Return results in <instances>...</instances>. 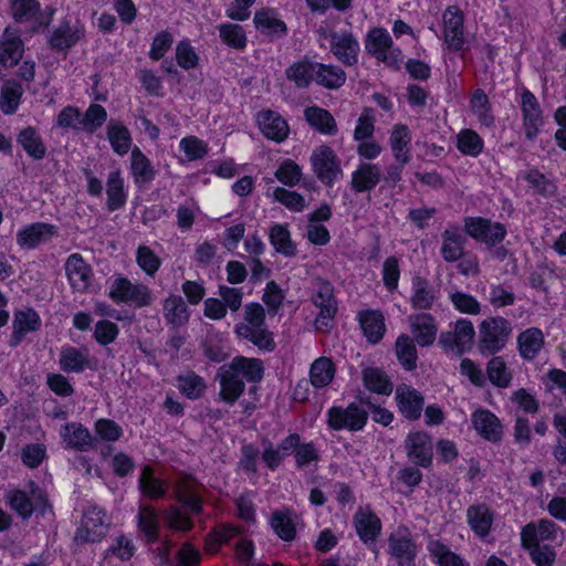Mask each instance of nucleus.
I'll return each mask as SVG.
<instances>
[{"mask_svg":"<svg viewBox=\"0 0 566 566\" xmlns=\"http://www.w3.org/2000/svg\"><path fill=\"white\" fill-rule=\"evenodd\" d=\"M297 514L291 509L274 511L270 518L274 533L283 541L291 542L296 535Z\"/></svg>","mask_w":566,"mask_h":566,"instance_id":"473e14b6","label":"nucleus"},{"mask_svg":"<svg viewBox=\"0 0 566 566\" xmlns=\"http://www.w3.org/2000/svg\"><path fill=\"white\" fill-rule=\"evenodd\" d=\"M303 177L302 167L293 159H284L274 172V178L286 187H295Z\"/></svg>","mask_w":566,"mask_h":566,"instance_id":"13d9d810","label":"nucleus"},{"mask_svg":"<svg viewBox=\"0 0 566 566\" xmlns=\"http://www.w3.org/2000/svg\"><path fill=\"white\" fill-rule=\"evenodd\" d=\"M264 375L263 361L254 357L235 356L219 368L220 397L233 405L244 392L245 382H259Z\"/></svg>","mask_w":566,"mask_h":566,"instance_id":"f257e3e1","label":"nucleus"},{"mask_svg":"<svg viewBox=\"0 0 566 566\" xmlns=\"http://www.w3.org/2000/svg\"><path fill=\"white\" fill-rule=\"evenodd\" d=\"M442 35L447 49L462 51L468 42L464 29V12L458 6H449L442 13Z\"/></svg>","mask_w":566,"mask_h":566,"instance_id":"6e6552de","label":"nucleus"},{"mask_svg":"<svg viewBox=\"0 0 566 566\" xmlns=\"http://www.w3.org/2000/svg\"><path fill=\"white\" fill-rule=\"evenodd\" d=\"M270 242L277 253L285 256L296 254V245L291 239V233L283 224H275L270 230Z\"/></svg>","mask_w":566,"mask_h":566,"instance_id":"4d7b16f0","label":"nucleus"},{"mask_svg":"<svg viewBox=\"0 0 566 566\" xmlns=\"http://www.w3.org/2000/svg\"><path fill=\"white\" fill-rule=\"evenodd\" d=\"M60 436L67 448L86 451L95 447L96 438L90 430L78 422H69L60 430Z\"/></svg>","mask_w":566,"mask_h":566,"instance_id":"b1692460","label":"nucleus"},{"mask_svg":"<svg viewBox=\"0 0 566 566\" xmlns=\"http://www.w3.org/2000/svg\"><path fill=\"white\" fill-rule=\"evenodd\" d=\"M493 513L485 504L471 505L467 510V521L473 533L484 538L489 535L493 524Z\"/></svg>","mask_w":566,"mask_h":566,"instance_id":"c9c22d12","label":"nucleus"},{"mask_svg":"<svg viewBox=\"0 0 566 566\" xmlns=\"http://www.w3.org/2000/svg\"><path fill=\"white\" fill-rule=\"evenodd\" d=\"M263 181L266 185L265 196L268 198H272L274 201L280 202L286 209L294 212H301L305 209V198L298 192L274 186V179L270 177H264Z\"/></svg>","mask_w":566,"mask_h":566,"instance_id":"c85d7f7f","label":"nucleus"},{"mask_svg":"<svg viewBox=\"0 0 566 566\" xmlns=\"http://www.w3.org/2000/svg\"><path fill=\"white\" fill-rule=\"evenodd\" d=\"M560 527L554 522L543 518L537 523L525 525L521 532L523 545H541V542H554L557 539Z\"/></svg>","mask_w":566,"mask_h":566,"instance_id":"412c9836","label":"nucleus"},{"mask_svg":"<svg viewBox=\"0 0 566 566\" xmlns=\"http://www.w3.org/2000/svg\"><path fill=\"white\" fill-rule=\"evenodd\" d=\"M354 524L359 538L365 544L374 543L381 531L380 520L368 507L359 509L355 513Z\"/></svg>","mask_w":566,"mask_h":566,"instance_id":"c756f323","label":"nucleus"},{"mask_svg":"<svg viewBox=\"0 0 566 566\" xmlns=\"http://www.w3.org/2000/svg\"><path fill=\"white\" fill-rule=\"evenodd\" d=\"M304 118L311 127L323 135L334 136L338 132L334 116L325 108L318 106L306 107Z\"/></svg>","mask_w":566,"mask_h":566,"instance_id":"e433bc0d","label":"nucleus"},{"mask_svg":"<svg viewBox=\"0 0 566 566\" xmlns=\"http://www.w3.org/2000/svg\"><path fill=\"white\" fill-rule=\"evenodd\" d=\"M318 33L322 38L329 41L331 52L339 62L347 66H353L358 62L360 45L350 31H327L319 29Z\"/></svg>","mask_w":566,"mask_h":566,"instance_id":"423d86ee","label":"nucleus"},{"mask_svg":"<svg viewBox=\"0 0 566 566\" xmlns=\"http://www.w3.org/2000/svg\"><path fill=\"white\" fill-rule=\"evenodd\" d=\"M23 94V87L15 81H8L1 90L0 108L7 114H13L18 109Z\"/></svg>","mask_w":566,"mask_h":566,"instance_id":"052dcab7","label":"nucleus"},{"mask_svg":"<svg viewBox=\"0 0 566 566\" xmlns=\"http://www.w3.org/2000/svg\"><path fill=\"white\" fill-rule=\"evenodd\" d=\"M359 323L364 335L370 343H378L385 333V319L378 311H365L359 314Z\"/></svg>","mask_w":566,"mask_h":566,"instance_id":"de8ad7c7","label":"nucleus"},{"mask_svg":"<svg viewBox=\"0 0 566 566\" xmlns=\"http://www.w3.org/2000/svg\"><path fill=\"white\" fill-rule=\"evenodd\" d=\"M381 178L380 167L376 164L361 163L352 174L350 186L356 192L373 190Z\"/></svg>","mask_w":566,"mask_h":566,"instance_id":"7c9ffc66","label":"nucleus"},{"mask_svg":"<svg viewBox=\"0 0 566 566\" xmlns=\"http://www.w3.org/2000/svg\"><path fill=\"white\" fill-rule=\"evenodd\" d=\"M12 327L10 346L17 347L28 333L35 332L41 327V318L32 308L18 311L14 313Z\"/></svg>","mask_w":566,"mask_h":566,"instance_id":"a878e982","label":"nucleus"},{"mask_svg":"<svg viewBox=\"0 0 566 566\" xmlns=\"http://www.w3.org/2000/svg\"><path fill=\"white\" fill-rule=\"evenodd\" d=\"M234 333L260 350L272 352L275 348L273 334L265 324L264 308L259 303H249L244 306L243 319L234 326Z\"/></svg>","mask_w":566,"mask_h":566,"instance_id":"f03ea898","label":"nucleus"},{"mask_svg":"<svg viewBox=\"0 0 566 566\" xmlns=\"http://www.w3.org/2000/svg\"><path fill=\"white\" fill-rule=\"evenodd\" d=\"M427 549L438 566H470L462 556L451 551L439 539L430 538Z\"/></svg>","mask_w":566,"mask_h":566,"instance_id":"79ce46f5","label":"nucleus"},{"mask_svg":"<svg viewBox=\"0 0 566 566\" xmlns=\"http://www.w3.org/2000/svg\"><path fill=\"white\" fill-rule=\"evenodd\" d=\"M411 140L410 132L406 125H395L389 144L397 163L407 164L410 160L408 145Z\"/></svg>","mask_w":566,"mask_h":566,"instance_id":"a18cd8bd","label":"nucleus"},{"mask_svg":"<svg viewBox=\"0 0 566 566\" xmlns=\"http://www.w3.org/2000/svg\"><path fill=\"white\" fill-rule=\"evenodd\" d=\"M57 235V228L45 222L28 224L17 232V244L21 249H35L41 244L50 242Z\"/></svg>","mask_w":566,"mask_h":566,"instance_id":"f3484780","label":"nucleus"},{"mask_svg":"<svg viewBox=\"0 0 566 566\" xmlns=\"http://www.w3.org/2000/svg\"><path fill=\"white\" fill-rule=\"evenodd\" d=\"M394 45L392 39L388 31L382 28H375L367 34L365 41L366 51L375 57H378L385 51H388Z\"/></svg>","mask_w":566,"mask_h":566,"instance_id":"6e6d98bb","label":"nucleus"},{"mask_svg":"<svg viewBox=\"0 0 566 566\" xmlns=\"http://www.w3.org/2000/svg\"><path fill=\"white\" fill-rule=\"evenodd\" d=\"M130 174L136 185H146L155 179L156 170L151 161L138 148L130 153Z\"/></svg>","mask_w":566,"mask_h":566,"instance_id":"a19ab883","label":"nucleus"},{"mask_svg":"<svg viewBox=\"0 0 566 566\" xmlns=\"http://www.w3.org/2000/svg\"><path fill=\"white\" fill-rule=\"evenodd\" d=\"M107 526L108 523L106 522L104 510L92 506L85 511L75 538L82 542H97L105 536Z\"/></svg>","mask_w":566,"mask_h":566,"instance_id":"dca6fc26","label":"nucleus"},{"mask_svg":"<svg viewBox=\"0 0 566 566\" xmlns=\"http://www.w3.org/2000/svg\"><path fill=\"white\" fill-rule=\"evenodd\" d=\"M107 138L113 150L123 156L128 153L132 145V136L126 126L111 122L107 126Z\"/></svg>","mask_w":566,"mask_h":566,"instance_id":"5fc2aeb1","label":"nucleus"},{"mask_svg":"<svg viewBox=\"0 0 566 566\" xmlns=\"http://www.w3.org/2000/svg\"><path fill=\"white\" fill-rule=\"evenodd\" d=\"M361 374L364 385L369 391L385 396H389L392 392L394 386L382 369L366 367Z\"/></svg>","mask_w":566,"mask_h":566,"instance_id":"49530a36","label":"nucleus"},{"mask_svg":"<svg viewBox=\"0 0 566 566\" xmlns=\"http://www.w3.org/2000/svg\"><path fill=\"white\" fill-rule=\"evenodd\" d=\"M59 365L64 373H83L87 368H92L87 349H80L73 346H64L61 348Z\"/></svg>","mask_w":566,"mask_h":566,"instance_id":"72a5a7b5","label":"nucleus"},{"mask_svg":"<svg viewBox=\"0 0 566 566\" xmlns=\"http://www.w3.org/2000/svg\"><path fill=\"white\" fill-rule=\"evenodd\" d=\"M258 124L262 134L268 139L281 143L289 136V125L276 112L270 109L260 112L258 114Z\"/></svg>","mask_w":566,"mask_h":566,"instance_id":"393cba45","label":"nucleus"},{"mask_svg":"<svg viewBox=\"0 0 566 566\" xmlns=\"http://www.w3.org/2000/svg\"><path fill=\"white\" fill-rule=\"evenodd\" d=\"M326 417L327 424L333 430L360 431L367 423L368 412L356 402H350L347 407H331Z\"/></svg>","mask_w":566,"mask_h":566,"instance_id":"39448f33","label":"nucleus"},{"mask_svg":"<svg viewBox=\"0 0 566 566\" xmlns=\"http://www.w3.org/2000/svg\"><path fill=\"white\" fill-rule=\"evenodd\" d=\"M467 238L459 226H449L441 233L440 253L448 263H453L463 256Z\"/></svg>","mask_w":566,"mask_h":566,"instance_id":"6ab92c4d","label":"nucleus"},{"mask_svg":"<svg viewBox=\"0 0 566 566\" xmlns=\"http://www.w3.org/2000/svg\"><path fill=\"white\" fill-rule=\"evenodd\" d=\"M388 553L397 560L398 566L413 565L417 545L407 528L399 527L389 535Z\"/></svg>","mask_w":566,"mask_h":566,"instance_id":"f8f14e48","label":"nucleus"},{"mask_svg":"<svg viewBox=\"0 0 566 566\" xmlns=\"http://www.w3.org/2000/svg\"><path fill=\"white\" fill-rule=\"evenodd\" d=\"M255 28L263 34L283 36L287 32L284 21L279 18L274 9L263 8L254 13Z\"/></svg>","mask_w":566,"mask_h":566,"instance_id":"4c0bfd02","label":"nucleus"},{"mask_svg":"<svg viewBox=\"0 0 566 566\" xmlns=\"http://www.w3.org/2000/svg\"><path fill=\"white\" fill-rule=\"evenodd\" d=\"M202 485L189 475H180L175 484V497L192 515L202 512Z\"/></svg>","mask_w":566,"mask_h":566,"instance_id":"ddd939ff","label":"nucleus"},{"mask_svg":"<svg viewBox=\"0 0 566 566\" xmlns=\"http://www.w3.org/2000/svg\"><path fill=\"white\" fill-rule=\"evenodd\" d=\"M475 336V331L471 321L460 318L454 323L453 331L442 333L439 343L450 350H455L459 354L469 350L472 347Z\"/></svg>","mask_w":566,"mask_h":566,"instance_id":"2eb2a0df","label":"nucleus"},{"mask_svg":"<svg viewBox=\"0 0 566 566\" xmlns=\"http://www.w3.org/2000/svg\"><path fill=\"white\" fill-rule=\"evenodd\" d=\"M437 290L424 277L412 279L410 303L417 310H430L437 300Z\"/></svg>","mask_w":566,"mask_h":566,"instance_id":"58836bf2","label":"nucleus"},{"mask_svg":"<svg viewBox=\"0 0 566 566\" xmlns=\"http://www.w3.org/2000/svg\"><path fill=\"white\" fill-rule=\"evenodd\" d=\"M177 387L179 391L187 398L198 399L203 394L206 389V384L200 376H198L193 371H188L184 375L178 376Z\"/></svg>","mask_w":566,"mask_h":566,"instance_id":"680f3d73","label":"nucleus"},{"mask_svg":"<svg viewBox=\"0 0 566 566\" xmlns=\"http://www.w3.org/2000/svg\"><path fill=\"white\" fill-rule=\"evenodd\" d=\"M136 517L138 530L144 534L146 541L150 544L157 542L160 527L158 511L153 505L144 503L139 505Z\"/></svg>","mask_w":566,"mask_h":566,"instance_id":"f704fd0d","label":"nucleus"},{"mask_svg":"<svg viewBox=\"0 0 566 566\" xmlns=\"http://www.w3.org/2000/svg\"><path fill=\"white\" fill-rule=\"evenodd\" d=\"M314 82L328 90H336L346 82V73L337 65L315 62Z\"/></svg>","mask_w":566,"mask_h":566,"instance_id":"37998d69","label":"nucleus"},{"mask_svg":"<svg viewBox=\"0 0 566 566\" xmlns=\"http://www.w3.org/2000/svg\"><path fill=\"white\" fill-rule=\"evenodd\" d=\"M410 332L412 339L419 346H430L437 337L438 327L432 315L427 313L415 314L409 316Z\"/></svg>","mask_w":566,"mask_h":566,"instance_id":"5701e85b","label":"nucleus"},{"mask_svg":"<svg viewBox=\"0 0 566 566\" xmlns=\"http://www.w3.org/2000/svg\"><path fill=\"white\" fill-rule=\"evenodd\" d=\"M512 333L511 323L504 317H490L480 325V349L494 354L501 350Z\"/></svg>","mask_w":566,"mask_h":566,"instance_id":"0eeeda50","label":"nucleus"},{"mask_svg":"<svg viewBox=\"0 0 566 566\" xmlns=\"http://www.w3.org/2000/svg\"><path fill=\"white\" fill-rule=\"evenodd\" d=\"M517 345L522 358L532 360L544 346V334L537 327H530L517 336Z\"/></svg>","mask_w":566,"mask_h":566,"instance_id":"c03bdc74","label":"nucleus"},{"mask_svg":"<svg viewBox=\"0 0 566 566\" xmlns=\"http://www.w3.org/2000/svg\"><path fill=\"white\" fill-rule=\"evenodd\" d=\"M108 297L116 304H126L137 308L151 305V290L143 283L132 282L128 277L117 275L108 282Z\"/></svg>","mask_w":566,"mask_h":566,"instance_id":"7ed1b4c3","label":"nucleus"},{"mask_svg":"<svg viewBox=\"0 0 566 566\" xmlns=\"http://www.w3.org/2000/svg\"><path fill=\"white\" fill-rule=\"evenodd\" d=\"M4 503L24 520L29 518L34 511L33 503L27 492L19 489L6 491Z\"/></svg>","mask_w":566,"mask_h":566,"instance_id":"864d4df0","label":"nucleus"},{"mask_svg":"<svg viewBox=\"0 0 566 566\" xmlns=\"http://www.w3.org/2000/svg\"><path fill=\"white\" fill-rule=\"evenodd\" d=\"M40 11V4L35 0H11L10 13L17 22L35 20Z\"/></svg>","mask_w":566,"mask_h":566,"instance_id":"774afa93","label":"nucleus"},{"mask_svg":"<svg viewBox=\"0 0 566 566\" xmlns=\"http://www.w3.org/2000/svg\"><path fill=\"white\" fill-rule=\"evenodd\" d=\"M310 164L316 178L327 187L334 186L344 176L340 159L328 145L314 148L310 156Z\"/></svg>","mask_w":566,"mask_h":566,"instance_id":"20e7f679","label":"nucleus"},{"mask_svg":"<svg viewBox=\"0 0 566 566\" xmlns=\"http://www.w3.org/2000/svg\"><path fill=\"white\" fill-rule=\"evenodd\" d=\"M65 272L74 291L82 293L90 287L93 272L90 264L80 253H73L66 259Z\"/></svg>","mask_w":566,"mask_h":566,"instance_id":"a211bd4d","label":"nucleus"},{"mask_svg":"<svg viewBox=\"0 0 566 566\" xmlns=\"http://www.w3.org/2000/svg\"><path fill=\"white\" fill-rule=\"evenodd\" d=\"M457 147L465 156L476 157L484 147L481 136L472 129H462L457 135Z\"/></svg>","mask_w":566,"mask_h":566,"instance_id":"bf43d9fd","label":"nucleus"},{"mask_svg":"<svg viewBox=\"0 0 566 566\" xmlns=\"http://www.w3.org/2000/svg\"><path fill=\"white\" fill-rule=\"evenodd\" d=\"M448 297L453 307L460 313L468 315H479L481 312L480 302L471 294L462 291H450Z\"/></svg>","mask_w":566,"mask_h":566,"instance_id":"69168bd1","label":"nucleus"},{"mask_svg":"<svg viewBox=\"0 0 566 566\" xmlns=\"http://www.w3.org/2000/svg\"><path fill=\"white\" fill-rule=\"evenodd\" d=\"M520 105L525 137L528 140H534L544 124L542 107L536 96L526 88L521 93Z\"/></svg>","mask_w":566,"mask_h":566,"instance_id":"9b49d317","label":"nucleus"},{"mask_svg":"<svg viewBox=\"0 0 566 566\" xmlns=\"http://www.w3.org/2000/svg\"><path fill=\"white\" fill-rule=\"evenodd\" d=\"M489 380L496 387L507 388L512 380V375L502 357H493L489 360L486 367Z\"/></svg>","mask_w":566,"mask_h":566,"instance_id":"0e129e2a","label":"nucleus"},{"mask_svg":"<svg viewBox=\"0 0 566 566\" xmlns=\"http://www.w3.org/2000/svg\"><path fill=\"white\" fill-rule=\"evenodd\" d=\"M408 459L416 465L429 468L432 463L433 444L431 437L423 431L410 432L405 439Z\"/></svg>","mask_w":566,"mask_h":566,"instance_id":"4468645a","label":"nucleus"},{"mask_svg":"<svg viewBox=\"0 0 566 566\" xmlns=\"http://www.w3.org/2000/svg\"><path fill=\"white\" fill-rule=\"evenodd\" d=\"M239 535V528L232 525L217 526L206 538V549L210 554L219 551L222 544H228L232 538Z\"/></svg>","mask_w":566,"mask_h":566,"instance_id":"e2e57ef3","label":"nucleus"},{"mask_svg":"<svg viewBox=\"0 0 566 566\" xmlns=\"http://www.w3.org/2000/svg\"><path fill=\"white\" fill-rule=\"evenodd\" d=\"M464 230L474 240L490 247L503 241L506 235V229L502 223L480 217L465 218Z\"/></svg>","mask_w":566,"mask_h":566,"instance_id":"1a4fd4ad","label":"nucleus"},{"mask_svg":"<svg viewBox=\"0 0 566 566\" xmlns=\"http://www.w3.org/2000/svg\"><path fill=\"white\" fill-rule=\"evenodd\" d=\"M472 424L478 433L488 441L499 442L503 437L500 419L490 410L479 409L472 413Z\"/></svg>","mask_w":566,"mask_h":566,"instance_id":"4be33fe9","label":"nucleus"},{"mask_svg":"<svg viewBox=\"0 0 566 566\" xmlns=\"http://www.w3.org/2000/svg\"><path fill=\"white\" fill-rule=\"evenodd\" d=\"M285 75L297 87H307L315 77V62L310 60L295 62L285 70Z\"/></svg>","mask_w":566,"mask_h":566,"instance_id":"3c124183","label":"nucleus"},{"mask_svg":"<svg viewBox=\"0 0 566 566\" xmlns=\"http://www.w3.org/2000/svg\"><path fill=\"white\" fill-rule=\"evenodd\" d=\"M17 143L34 160H41L46 155V146L36 128L28 126L20 130Z\"/></svg>","mask_w":566,"mask_h":566,"instance_id":"ea45409f","label":"nucleus"},{"mask_svg":"<svg viewBox=\"0 0 566 566\" xmlns=\"http://www.w3.org/2000/svg\"><path fill=\"white\" fill-rule=\"evenodd\" d=\"M23 52L24 46L19 33L7 28L0 40V64L4 67L15 66Z\"/></svg>","mask_w":566,"mask_h":566,"instance_id":"cd10ccee","label":"nucleus"},{"mask_svg":"<svg viewBox=\"0 0 566 566\" xmlns=\"http://www.w3.org/2000/svg\"><path fill=\"white\" fill-rule=\"evenodd\" d=\"M163 316L167 325L180 327L189 322L190 312L180 295L170 294L163 302Z\"/></svg>","mask_w":566,"mask_h":566,"instance_id":"2f4dec72","label":"nucleus"},{"mask_svg":"<svg viewBox=\"0 0 566 566\" xmlns=\"http://www.w3.org/2000/svg\"><path fill=\"white\" fill-rule=\"evenodd\" d=\"M313 302L315 306L319 307V313L315 319L316 328L327 329L337 312L333 285L327 281L318 280Z\"/></svg>","mask_w":566,"mask_h":566,"instance_id":"9d476101","label":"nucleus"},{"mask_svg":"<svg viewBox=\"0 0 566 566\" xmlns=\"http://www.w3.org/2000/svg\"><path fill=\"white\" fill-rule=\"evenodd\" d=\"M106 195L109 211H115L124 207L127 196L124 189V179L119 170L109 172L106 182Z\"/></svg>","mask_w":566,"mask_h":566,"instance_id":"09e8293b","label":"nucleus"},{"mask_svg":"<svg viewBox=\"0 0 566 566\" xmlns=\"http://www.w3.org/2000/svg\"><path fill=\"white\" fill-rule=\"evenodd\" d=\"M138 489L140 493L151 501L165 499L168 490V481L156 476L155 470L150 465H145L142 469L138 479Z\"/></svg>","mask_w":566,"mask_h":566,"instance_id":"bb28decb","label":"nucleus"},{"mask_svg":"<svg viewBox=\"0 0 566 566\" xmlns=\"http://www.w3.org/2000/svg\"><path fill=\"white\" fill-rule=\"evenodd\" d=\"M396 356L406 370H412L417 367V348L415 340L406 334L398 336L395 345Z\"/></svg>","mask_w":566,"mask_h":566,"instance_id":"603ef678","label":"nucleus"},{"mask_svg":"<svg viewBox=\"0 0 566 566\" xmlns=\"http://www.w3.org/2000/svg\"><path fill=\"white\" fill-rule=\"evenodd\" d=\"M396 400L399 411L409 420H417L421 416L424 399L422 395L409 385L401 384L396 388Z\"/></svg>","mask_w":566,"mask_h":566,"instance_id":"aec40b11","label":"nucleus"},{"mask_svg":"<svg viewBox=\"0 0 566 566\" xmlns=\"http://www.w3.org/2000/svg\"><path fill=\"white\" fill-rule=\"evenodd\" d=\"M219 35L227 45L243 50L247 46V35L243 28L235 23H223L218 27Z\"/></svg>","mask_w":566,"mask_h":566,"instance_id":"338daca9","label":"nucleus"},{"mask_svg":"<svg viewBox=\"0 0 566 566\" xmlns=\"http://www.w3.org/2000/svg\"><path fill=\"white\" fill-rule=\"evenodd\" d=\"M336 368L331 358L319 357L310 369V380L315 388H324L332 382Z\"/></svg>","mask_w":566,"mask_h":566,"instance_id":"8fccbe9b","label":"nucleus"}]
</instances>
